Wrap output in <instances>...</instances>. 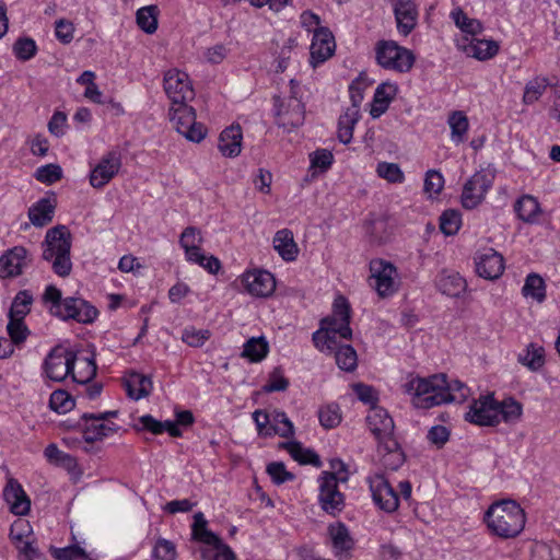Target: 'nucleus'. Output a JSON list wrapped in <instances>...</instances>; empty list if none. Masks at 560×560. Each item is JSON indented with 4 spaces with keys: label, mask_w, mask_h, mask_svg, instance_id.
<instances>
[{
    "label": "nucleus",
    "mask_w": 560,
    "mask_h": 560,
    "mask_svg": "<svg viewBox=\"0 0 560 560\" xmlns=\"http://www.w3.org/2000/svg\"><path fill=\"white\" fill-rule=\"evenodd\" d=\"M405 392L412 395L417 408L429 409L445 402H464L469 388L458 380L447 381L445 374H435L428 378L415 377L404 385Z\"/></svg>",
    "instance_id": "f257e3e1"
},
{
    "label": "nucleus",
    "mask_w": 560,
    "mask_h": 560,
    "mask_svg": "<svg viewBox=\"0 0 560 560\" xmlns=\"http://www.w3.org/2000/svg\"><path fill=\"white\" fill-rule=\"evenodd\" d=\"M42 299L49 305V313L65 322L74 320L89 325L98 316V310L89 301L80 296L62 298L61 291L52 284L46 287Z\"/></svg>",
    "instance_id": "f03ea898"
},
{
    "label": "nucleus",
    "mask_w": 560,
    "mask_h": 560,
    "mask_svg": "<svg viewBox=\"0 0 560 560\" xmlns=\"http://www.w3.org/2000/svg\"><path fill=\"white\" fill-rule=\"evenodd\" d=\"M370 431L378 442V448L385 452L384 465L392 470L398 469L405 456L399 443L394 436L395 423L386 409L373 406L366 416Z\"/></svg>",
    "instance_id": "7ed1b4c3"
},
{
    "label": "nucleus",
    "mask_w": 560,
    "mask_h": 560,
    "mask_svg": "<svg viewBox=\"0 0 560 560\" xmlns=\"http://www.w3.org/2000/svg\"><path fill=\"white\" fill-rule=\"evenodd\" d=\"M490 530L501 538H514L525 526V512L514 500H502L489 506L485 514Z\"/></svg>",
    "instance_id": "20e7f679"
},
{
    "label": "nucleus",
    "mask_w": 560,
    "mask_h": 560,
    "mask_svg": "<svg viewBox=\"0 0 560 560\" xmlns=\"http://www.w3.org/2000/svg\"><path fill=\"white\" fill-rule=\"evenodd\" d=\"M43 259L52 261V270L59 277H67L72 269L70 259L71 235L65 225H58L47 231L43 243Z\"/></svg>",
    "instance_id": "39448f33"
},
{
    "label": "nucleus",
    "mask_w": 560,
    "mask_h": 560,
    "mask_svg": "<svg viewBox=\"0 0 560 560\" xmlns=\"http://www.w3.org/2000/svg\"><path fill=\"white\" fill-rule=\"evenodd\" d=\"M375 60L385 70L406 73L416 61L413 52L395 40H378L375 45Z\"/></svg>",
    "instance_id": "423d86ee"
},
{
    "label": "nucleus",
    "mask_w": 560,
    "mask_h": 560,
    "mask_svg": "<svg viewBox=\"0 0 560 560\" xmlns=\"http://www.w3.org/2000/svg\"><path fill=\"white\" fill-rule=\"evenodd\" d=\"M329 317H335V324L329 325L325 330L324 343H326V351L336 352L340 347L336 335L343 339H351L352 337V329L350 328L351 307L345 296L339 295L335 299L332 314Z\"/></svg>",
    "instance_id": "0eeeda50"
},
{
    "label": "nucleus",
    "mask_w": 560,
    "mask_h": 560,
    "mask_svg": "<svg viewBox=\"0 0 560 560\" xmlns=\"http://www.w3.org/2000/svg\"><path fill=\"white\" fill-rule=\"evenodd\" d=\"M168 116L176 131L188 141L198 143L207 136V128L196 120V110L187 102L172 105Z\"/></svg>",
    "instance_id": "6e6552de"
},
{
    "label": "nucleus",
    "mask_w": 560,
    "mask_h": 560,
    "mask_svg": "<svg viewBox=\"0 0 560 560\" xmlns=\"http://www.w3.org/2000/svg\"><path fill=\"white\" fill-rule=\"evenodd\" d=\"M347 476L337 477L334 472L323 471L318 478L320 508L329 515L336 516L345 509V497L338 489V482H346Z\"/></svg>",
    "instance_id": "1a4fd4ad"
},
{
    "label": "nucleus",
    "mask_w": 560,
    "mask_h": 560,
    "mask_svg": "<svg viewBox=\"0 0 560 560\" xmlns=\"http://www.w3.org/2000/svg\"><path fill=\"white\" fill-rule=\"evenodd\" d=\"M75 362V352L58 345L44 359L43 372L49 380L62 382L73 372Z\"/></svg>",
    "instance_id": "9d476101"
},
{
    "label": "nucleus",
    "mask_w": 560,
    "mask_h": 560,
    "mask_svg": "<svg viewBox=\"0 0 560 560\" xmlns=\"http://www.w3.org/2000/svg\"><path fill=\"white\" fill-rule=\"evenodd\" d=\"M291 96L287 103L285 108L279 96L275 97L276 108V124L278 127L291 131L304 124L305 119V107L304 104L296 97L294 91L295 81L291 80Z\"/></svg>",
    "instance_id": "9b49d317"
},
{
    "label": "nucleus",
    "mask_w": 560,
    "mask_h": 560,
    "mask_svg": "<svg viewBox=\"0 0 560 560\" xmlns=\"http://www.w3.org/2000/svg\"><path fill=\"white\" fill-rule=\"evenodd\" d=\"M494 173L490 170L476 172L464 185L462 191V206L471 210L478 207L494 182Z\"/></svg>",
    "instance_id": "f8f14e48"
},
{
    "label": "nucleus",
    "mask_w": 560,
    "mask_h": 560,
    "mask_svg": "<svg viewBox=\"0 0 560 560\" xmlns=\"http://www.w3.org/2000/svg\"><path fill=\"white\" fill-rule=\"evenodd\" d=\"M465 420L480 427H494L499 424L500 419L498 418L494 395L491 393L474 399L469 410L465 413Z\"/></svg>",
    "instance_id": "ddd939ff"
},
{
    "label": "nucleus",
    "mask_w": 560,
    "mask_h": 560,
    "mask_svg": "<svg viewBox=\"0 0 560 560\" xmlns=\"http://www.w3.org/2000/svg\"><path fill=\"white\" fill-rule=\"evenodd\" d=\"M164 90L172 105L185 103L195 97L188 74L177 69L168 70L165 73Z\"/></svg>",
    "instance_id": "4468645a"
},
{
    "label": "nucleus",
    "mask_w": 560,
    "mask_h": 560,
    "mask_svg": "<svg viewBox=\"0 0 560 560\" xmlns=\"http://www.w3.org/2000/svg\"><path fill=\"white\" fill-rule=\"evenodd\" d=\"M370 490L374 503L387 513L395 512L399 506V495L382 474L369 478Z\"/></svg>",
    "instance_id": "2eb2a0df"
},
{
    "label": "nucleus",
    "mask_w": 560,
    "mask_h": 560,
    "mask_svg": "<svg viewBox=\"0 0 560 560\" xmlns=\"http://www.w3.org/2000/svg\"><path fill=\"white\" fill-rule=\"evenodd\" d=\"M121 167V155L118 151H109L102 156L97 165L91 171L90 184L94 188H103L108 184Z\"/></svg>",
    "instance_id": "dca6fc26"
},
{
    "label": "nucleus",
    "mask_w": 560,
    "mask_h": 560,
    "mask_svg": "<svg viewBox=\"0 0 560 560\" xmlns=\"http://www.w3.org/2000/svg\"><path fill=\"white\" fill-rule=\"evenodd\" d=\"M336 43L332 33L327 27L318 26L313 34L310 52L311 63L315 67L326 61L335 52Z\"/></svg>",
    "instance_id": "f3484780"
},
{
    "label": "nucleus",
    "mask_w": 560,
    "mask_h": 560,
    "mask_svg": "<svg viewBox=\"0 0 560 560\" xmlns=\"http://www.w3.org/2000/svg\"><path fill=\"white\" fill-rule=\"evenodd\" d=\"M30 262L28 252L23 246H14L0 256V278H14L22 275Z\"/></svg>",
    "instance_id": "a211bd4d"
},
{
    "label": "nucleus",
    "mask_w": 560,
    "mask_h": 560,
    "mask_svg": "<svg viewBox=\"0 0 560 560\" xmlns=\"http://www.w3.org/2000/svg\"><path fill=\"white\" fill-rule=\"evenodd\" d=\"M242 283L249 294L260 298L271 295L276 289V280L267 270L247 271L242 276Z\"/></svg>",
    "instance_id": "6ab92c4d"
},
{
    "label": "nucleus",
    "mask_w": 560,
    "mask_h": 560,
    "mask_svg": "<svg viewBox=\"0 0 560 560\" xmlns=\"http://www.w3.org/2000/svg\"><path fill=\"white\" fill-rule=\"evenodd\" d=\"M371 277L375 280L374 287L380 296L385 298L395 292L394 273L396 268L393 264L382 259H375L370 262Z\"/></svg>",
    "instance_id": "aec40b11"
},
{
    "label": "nucleus",
    "mask_w": 560,
    "mask_h": 560,
    "mask_svg": "<svg viewBox=\"0 0 560 560\" xmlns=\"http://www.w3.org/2000/svg\"><path fill=\"white\" fill-rule=\"evenodd\" d=\"M3 499L9 504L11 513L19 516L28 514L31 510V500L16 479H8L3 489Z\"/></svg>",
    "instance_id": "412c9836"
},
{
    "label": "nucleus",
    "mask_w": 560,
    "mask_h": 560,
    "mask_svg": "<svg viewBox=\"0 0 560 560\" xmlns=\"http://www.w3.org/2000/svg\"><path fill=\"white\" fill-rule=\"evenodd\" d=\"M475 262L478 276L487 280H495L504 271L503 256L492 248H489L486 253L478 254Z\"/></svg>",
    "instance_id": "4be33fe9"
},
{
    "label": "nucleus",
    "mask_w": 560,
    "mask_h": 560,
    "mask_svg": "<svg viewBox=\"0 0 560 560\" xmlns=\"http://www.w3.org/2000/svg\"><path fill=\"white\" fill-rule=\"evenodd\" d=\"M394 14L397 31L402 36H408L417 26L418 8L413 0H397L394 5Z\"/></svg>",
    "instance_id": "5701e85b"
},
{
    "label": "nucleus",
    "mask_w": 560,
    "mask_h": 560,
    "mask_svg": "<svg viewBox=\"0 0 560 560\" xmlns=\"http://www.w3.org/2000/svg\"><path fill=\"white\" fill-rule=\"evenodd\" d=\"M56 205V198H40L28 209L27 215L31 223L36 228L49 224L54 219Z\"/></svg>",
    "instance_id": "b1692460"
},
{
    "label": "nucleus",
    "mask_w": 560,
    "mask_h": 560,
    "mask_svg": "<svg viewBox=\"0 0 560 560\" xmlns=\"http://www.w3.org/2000/svg\"><path fill=\"white\" fill-rule=\"evenodd\" d=\"M242 139L240 125H232L220 133L218 148L224 156L235 158L241 153Z\"/></svg>",
    "instance_id": "393cba45"
},
{
    "label": "nucleus",
    "mask_w": 560,
    "mask_h": 560,
    "mask_svg": "<svg viewBox=\"0 0 560 560\" xmlns=\"http://www.w3.org/2000/svg\"><path fill=\"white\" fill-rule=\"evenodd\" d=\"M202 242L200 231L195 226L186 228L180 234L179 244L185 250L188 261H199L205 258L199 244Z\"/></svg>",
    "instance_id": "a878e982"
},
{
    "label": "nucleus",
    "mask_w": 560,
    "mask_h": 560,
    "mask_svg": "<svg viewBox=\"0 0 560 560\" xmlns=\"http://www.w3.org/2000/svg\"><path fill=\"white\" fill-rule=\"evenodd\" d=\"M329 534L332 540L336 556L339 558H347L348 552L353 548L354 541L350 536L347 526L339 522L336 525L329 526Z\"/></svg>",
    "instance_id": "bb28decb"
},
{
    "label": "nucleus",
    "mask_w": 560,
    "mask_h": 560,
    "mask_svg": "<svg viewBox=\"0 0 560 560\" xmlns=\"http://www.w3.org/2000/svg\"><path fill=\"white\" fill-rule=\"evenodd\" d=\"M125 388L128 397L139 400L150 395L152 390V381L145 375L132 372L125 380Z\"/></svg>",
    "instance_id": "cd10ccee"
},
{
    "label": "nucleus",
    "mask_w": 560,
    "mask_h": 560,
    "mask_svg": "<svg viewBox=\"0 0 560 560\" xmlns=\"http://www.w3.org/2000/svg\"><path fill=\"white\" fill-rule=\"evenodd\" d=\"M273 247L287 261H292L296 258L299 249L294 242L293 233L289 229L278 231L273 237Z\"/></svg>",
    "instance_id": "c85d7f7f"
},
{
    "label": "nucleus",
    "mask_w": 560,
    "mask_h": 560,
    "mask_svg": "<svg viewBox=\"0 0 560 560\" xmlns=\"http://www.w3.org/2000/svg\"><path fill=\"white\" fill-rule=\"evenodd\" d=\"M466 280L457 272H442L436 281L440 292L447 296L457 298L466 290Z\"/></svg>",
    "instance_id": "c756f323"
},
{
    "label": "nucleus",
    "mask_w": 560,
    "mask_h": 560,
    "mask_svg": "<svg viewBox=\"0 0 560 560\" xmlns=\"http://www.w3.org/2000/svg\"><path fill=\"white\" fill-rule=\"evenodd\" d=\"M514 211L520 220L525 223H535L541 212L538 200L530 196L524 195L518 198L514 203Z\"/></svg>",
    "instance_id": "7c9ffc66"
},
{
    "label": "nucleus",
    "mask_w": 560,
    "mask_h": 560,
    "mask_svg": "<svg viewBox=\"0 0 560 560\" xmlns=\"http://www.w3.org/2000/svg\"><path fill=\"white\" fill-rule=\"evenodd\" d=\"M269 352V343L264 336L252 337L243 346L242 358L249 362L257 363L262 361Z\"/></svg>",
    "instance_id": "2f4dec72"
},
{
    "label": "nucleus",
    "mask_w": 560,
    "mask_h": 560,
    "mask_svg": "<svg viewBox=\"0 0 560 560\" xmlns=\"http://www.w3.org/2000/svg\"><path fill=\"white\" fill-rule=\"evenodd\" d=\"M360 118L355 107H348L338 120V139L340 142L348 144L352 140L353 128Z\"/></svg>",
    "instance_id": "473e14b6"
},
{
    "label": "nucleus",
    "mask_w": 560,
    "mask_h": 560,
    "mask_svg": "<svg viewBox=\"0 0 560 560\" xmlns=\"http://www.w3.org/2000/svg\"><path fill=\"white\" fill-rule=\"evenodd\" d=\"M158 5L151 4L138 9L136 13V21L140 30L147 34H153L158 30Z\"/></svg>",
    "instance_id": "72a5a7b5"
},
{
    "label": "nucleus",
    "mask_w": 560,
    "mask_h": 560,
    "mask_svg": "<svg viewBox=\"0 0 560 560\" xmlns=\"http://www.w3.org/2000/svg\"><path fill=\"white\" fill-rule=\"evenodd\" d=\"M465 50L468 56L478 60H487L498 54L499 45L494 40L475 39Z\"/></svg>",
    "instance_id": "f704fd0d"
},
{
    "label": "nucleus",
    "mask_w": 560,
    "mask_h": 560,
    "mask_svg": "<svg viewBox=\"0 0 560 560\" xmlns=\"http://www.w3.org/2000/svg\"><path fill=\"white\" fill-rule=\"evenodd\" d=\"M34 302L33 294L28 290H21L14 296L8 317L25 318L31 312Z\"/></svg>",
    "instance_id": "c9c22d12"
},
{
    "label": "nucleus",
    "mask_w": 560,
    "mask_h": 560,
    "mask_svg": "<svg viewBox=\"0 0 560 560\" xmlns=\"http://www.w3.org/2000/svg\"><path fill=\"white\" fill-rule=\"evenodd\" d=\"M270 431L268 435H279L281 438H292L294 435V425L291 420L287 417L285 412L275 410L271 415Z\"/></svg>",
    "instance_id": "e433bc0d"
},
{
    "label": "nucleus",
    "mask_w": 560,
    "mask_h": 560,
    "mask_svg": "<svg viewBox=\"0 0 560 560\" xmlns=\"http://www.w3.org/2000/svg\"><path fill=\"white\" fill-rule=\"evenodd\" d=\"M522 293L525 298H533L538 303L544 302L546 299V284L544 279L537 273H529L522 288Z\"/></svg>",
    "instance_id": "4c0bfd02"
},
{
    "label": "nucleus",
    "mask_w": 560,
    "mask_h": 560,
    "mask_svg": "<svg viewBox=\"0 0 560 560\" xmlns=\"http://www.w3.org/2000/svg\"><path fill=\"white\" fill-rule=\"evenodd\" d=\"M203 544L212 546L217 552L213 555L212 560H236L235 552L230 546L224 544L222 539L213 532H203Z\"/></svg>",
    "instance_id": "58836bf2"
},
{
    "label": "nucleus",
    "mask_w": 560,
    "mask_h": 560,
    "mask_svg": "<svg viewBox=\"0 0 560 560\" xmlns=\"http://www.w3.org/2000/svg\"><path fill=\"white\" fill-rule=\"evenodd\" d=\"M91 421L92 423L86 424L83 429V439L88 443L102 440L109 433L116 432L118 430V427L114 423L105 424L104 421Z\"/></svg>",
    "instance_id": "ea45409f"
},
{
    "label": "nucleus",
    "mask_w": 560,
    "mask_h": 560,
    "mask_svg": "<svg viewBox=\"0 0 560 560\" xmlns=\"http://www.w3.org/2000/svg\"><path fill=\"white\" fill-rule=\"evenodd\" d=\"M549 81L544 77H536L528 81L524 89L523 103L526 105L534 104L546 92Z\"/></svg>",
    "instance_id": "a19ab883"
},
{
    "label": "nucleus",
    "mask_w": 560,
    "mask_h": 560,
    "mask_svg": "<svg viewBox=\"0 0 560 560\" xmlns=\"http://www.w3.org/2000/svg\"><path fill=\"white\" fill-rule=\"evenodd\" d=\"M498 418L511 423L517 421L522 416V405L510 397L502 401L497 400Z\"/></svg>",
    "instance_id": "79ce46f5"
},
{
    "label": "nucleus",
    "mask_w": 560,
    "mask_h": 560,
    "mask_svg": "<svg viewBox=\"0 0 560 560\" xmlns=\"http://www.w3.org/2000/svg\"><path fill=\"white\" fill-rule=\"evenodd\" d=\"M452 20L455 25L464 33L469 35H477L482 31V24L479 20L470 19L459 8L455 9L451 13Z\"/></svg>",
    "instance_id": "37998d69"
},
{
    "label": "nucleus",
    "mask_w": 560,
    "mask_h": 560,
    "mask_svg": "<svg viewBox=\"0 0 560 560\" xmlns=\"http://www.w3.org/2000/svg\"><path fill=\"white\" fill-rule=\"evenodd\" d=\"M7 331L12 346H20L25 342L31 331L27 328L24 318L9 317Z\"/></svg>",
    "instance_id": "c03bdc74"
},
{
    "label": "nucleus",
    "mask_w": 560,
    "mask_h": 560,
    "mask_svg": "<svg viewBox=\"0 0 560 560\" xmlns=\"http://www.w3.org/2000/svg\"><path fill=\"white\" fill-rule=\"evenodd\" d=\"M462 225L459 211L447 209L440 217V230L446 236L455 235Z\"/></svg>",
    "instance_id": "a18cd8bd"
},
{
    "label": "nucleus",
    "mask_w": 560,
    "mask_h": 560,
    "mask_svg": "<svg viewBox=\"0 0 560 560\" xmlns=\"http://www.w3.org/2000/svg\"><path fill=\"white\" fill-rule=\"evenodd\" d=\"M337 365L347 372H352L358 365L355 350L350 345L340 346L335 352Z\"/></svg>",
    "instance_id": "49530a36"
},
{
    "label": "nucleus",
    "mask_w": 560,
    "mask_h": 560,
    "mask_svg": "<svg viewBox=\"0 0 560 560\" xmlns=\"http://www.w3.org/2000/svg\"><path fill=\"white\" fill-rule=\"evenodd\" d=\"M46 458L56 465L62 466L71 470L77 466L75 458L58 448L56 444H49L44 452Z\"/></svg>",
    "instance_id": "de8ad7c7"
},
{
    "label": "nucleus",
    "mask_w": 560,
    "mask_h": 560,
    "mask_svg": "<svg viewBox=\"0 0 560 560\" xmlns=\"http://www.w3.org/2000/svg\"><path fill=\"white\" fill-rule=\"evenodd\" d=\"M74 405L72 396L63 389L54 390L50 395L49 407L58 413L70 411Z\"/></svg>",
    "instance_id": "09e8293b"
},
{
    "label": "nucleus",
    "mask_w": 560,
    "mask_h": 560,
    "mask_svg": "<svg viewBox=\"0 0 560 560\" xmlns=\"http://www.w3.org/2000/svg\"><path fill=\"white\" fill-rule=\"evenodd\" d=\"M518 361L529 368L533 371H537L544 364V348L536 347L534 343L528 345L526 349V353L524 355L520 354Z\"/></svg>",
    "instance_id": "8fccbe9b"
},
{
    "label": "nucleus",
    "mask_w": 560,
    "mask_h": 560,
    "mask_svg": "<svg viewBox=\"0 0 560 560\" xmlns=\"http://www.w3.org/2000/svg\"><path fill=\"white\" fill-rule=\"evenodd\" d=\"M176 546L171 540L159 538L152 549L151 560H175Z\"/></svg>",
    "instance_id": "3c124183"
},
{
    "label": "nucleus",
    "mask_w": 560,
    "mask_h": 560,
    "mask_svg": "<svg viewBox=\"0 0 560 560\" xmlns=\"http://www.w3.org/2000/svg\"><path fill=\"white\" fill-rule=\"evenodd\" d=\"M448 125L452 139L457 143L463 142L469 126L467 117L462 112H454L448 118Z\"/></svg>",
    "instance_id": "603ef678"
},
{
    "label": "nucleus",
    "mask_w": 560,
    "mask_h": 560,
    "mask_svg": "<svg viewBox=\"0 0 560 560\" xmlns=\"http://www.w3.org/2000/svg\"><path fill=\"white\" fill-rule=\"evenodd\" d=\"M376 173L388 183L400 184L405 180L404 172L396 163L381 162L377 164Z\"/></svg>",
    "instance_id": "864d4df0"
},
{
    "label": "nucleus",
    "mask_w": 560,
    "mask_h": 560,
    "mask_svg": "<svg viewBox=\"0 0 560 560\" xmlns=\"http://www.w3.org/2000/svg\"><path fill=\"white\" fill-rule=\"evenodd\" d=\"M318 418L320 424L325 429H332L337 427L341 421L339 406L336 404H329L322 407L318 411Z\"/></svg>",
    "instance_id": "5fc2aeb1"
},
{
    "label": "nucleus",
    "mask_w": 560,
    "mask_h": 560,
    "mask_svg": "<svg viewBox=\"0 0 560 560\" xmlns=\"http://www.w3.org/2000/svg\"><path fill=\"white\" fill-rule=\"evenodd\" d=\"M13 52L19 60H30L37 52L36 43L30 37H20L13 45Z\"/></svg>",
    "instance_id": "6e6d98bb"
},
{
    "label": "nucleus",
    "mask_w": 560,
    "mask_h": 560,
    "mask_svg": "<svg viewBox=\"0 0 560 560\" xmlns=\"http://www.w3.org/2000/svg\"><path fill=\"white\" fill-rule=\"evenodd\" d=\"M82 362L84 364V368L79 370L78 372L73 371L71 373V376L75 383L88 384L96 376L97 365L95 363L94 355H92L91 358H84Z\"/></svg>",
    "instance_id": "4d7b16f0"
},
{
    "label": "nucleus",
    "mask_w": 560,
    "mask_h": 560,
    "mask_svg": "<svg viewBox=\"0 0 560 560\" xmlns=\"http://www.w3.org/2000/svg\"><path fill=\"white\" fill-rule=\"evenodd\" d=\"M62 177V170L58 164H46L38 167L35 172V178L44 184L51 185Z\"/></svg>",
    "instance_id": "13d9d810"
},
{
    "label": "nucleus",
    "mask_w": 560,
    "mask_h": 560,
    "mask_svg": "<svg viewBox=\"0 0 560 560\" xmlns=\"http://www.w3.org/2000/svg\"><path fill=\"white\" fill-rule=\"evenodd\" d=\"M266 471L270 476L272 482L276 485H282L287 481H292L295 479V476L287 470L285 465L282 462L269 463L267 465Z\"/></svg>",
    "instance_id": "bf43d9fd"
},
{
    "label": "nucleus",
    "mask_w": 560,
    "mask_h": 560,
    "mask_svg": "<svg viewBox=\"0 0 560 560\" xmlns=\"http://www.w3.org/2000/svg\"><path fill=\"white\" fill-rule=\"evenodd\" d=\"M289 384V380L283 376L281 368H275L262 389L265 393L284 392Z\"/></svg>",
    "instance_id": "052dcab7"
},
{
    "label": "nucleus",
    "mask_w": 560,
    "mask_h": 560,
    "mask_svg": "<svg viewBox=\"0 0 560 560\" xmlns=\"http://www.w3.org/2000/svg\"><path fill=\"white\" fill-rule=\"evenodd\" d=\"M444 187V178L439 171L429 170L424 178V192L430 197L439 195Z\"/></svg>",
    "instance_id": "680f3d73"
},
{
    "label": "nucleus",
    "mask_w": 560,
    "mask_h": 560,
    "mask_svg": "<svg viewBox=\"0 0 560 560\" xmlns=\"http://www.w3.org/2000/svg\"><path fill=\"white\" fill-rule=\"evenodd\" d=\"M312 167L319 168L320 171H327L334 161V155L326 149H318L310 154Z\"/></svg>",
    "instance_id": "e2e57ef3"
},
{
    "label": "nucleus",
    "mask_w": 560,
    "mask_h": 560,
    "mask_svg": "<svg viewBox=\"0 0 560 560\" xmlns=\"http://www.w3.org/2000/svg\"><path fill=\"white\" fill-rule=\"evenodd\" d=\"M210 337L209 330L186 328L183 331L182 340L190 347H200Z\"/></svg>",
    "instance_id": "0e129e2a"
},
{
    "label": "nucleus",
    "mask_w": 560,
    "mask_h": 560,
    "mask_svg": "<svg viewBox=\"0 0 560 560\" xmlns=\"http://www.w3.org/2000/svg\"><path fill=\"white\" fill-rule=\"evenodd\" d=\"M56 37L62 44H69L73 39V24L65 19L56 21Z\"/></svg>",
    "instance_id": "69168bd1"
},
{
    "label": "nucleus",
    "mask_w": 560,
    "mask_h": 560,
    "mask_svg": "<svg viewBox=\"0 0 560 560\" xmlns=\"http://www.w3.org/2000/svg\"><path fill=\"white\" fill-rule=\"evenodd\" d=\"M353 390L362 402L370 404L372 407L378 399L375 389L370 385L358 383L353 385Z\"/></svg>",
    "instance_id": "338daca9"
},
{
    "label": "nucleus",
    "mask_w": 560,
    "mask_h": 560,
    "mask_svg": "<svg viewBox=\"0 0 560 560\" xmlns=\"http://www.w3.org/2000/svg\"><path fill=\"white\" fill-rule=\"evenodd\" d=\"M31 533L32 527L30 523L22 518L14 521L10 528V537L14 541H23Z\"/></svg>",
    "instance_id": "774afa93"
}]
</instances>
